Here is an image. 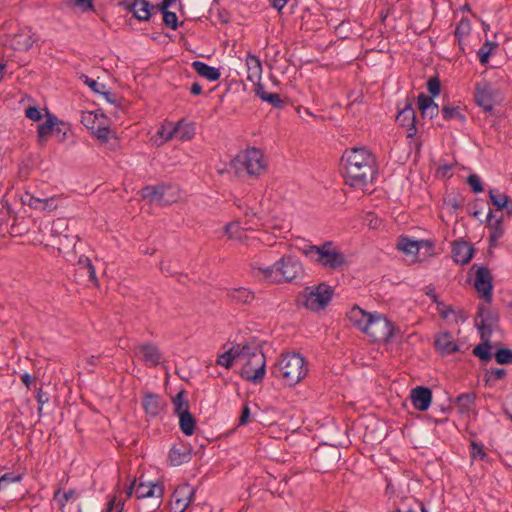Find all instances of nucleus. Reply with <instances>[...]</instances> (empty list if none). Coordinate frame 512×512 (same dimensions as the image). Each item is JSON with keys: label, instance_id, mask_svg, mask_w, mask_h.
<instances>
[{"label": "nucleus", "instance_id": "1", "mask_svg": "<svg viewBox=\"0 0 512 512\" xmlns=\"http://www.w3.org/2000/svg\"><path fill=\"white\" fill-rule=\"evenodd\" d=\"M344 182L351 188L364 189L378 174L375 156L365 147H353L344 151Z\"/></svg>", "mask_w": 512, "mask_h": 512}, {"label": "nucleus", "instance_id": "2", "mask_svg": "<svg viewBox=\"0 0 512 512\" xmlns=\"http://www.w3.org/2000/svg\"><path fill=\"white\" fill-rule=\"evenodd\" d=\"M475 326L478 328L482 342L474 347L472 353L482 362H489L492 358L491 335L499 327V313L480 303L477 307Z\"/></svg>", "mask_w": 512, "mask_h": 512}, {"label": "nucleus", "instance_id": "3", "mask_svg": "<svg viewBox=\"0 0 512 512\" xmlns=\"http://www.w3.org/2000/svg\"><path fill=\"white\" fill-rule=\"evenodd\" d=\"M308 373L304 357L299 353H287L271 368V374L283 381L287 386H295Z\"/></svg>", "mask_w": 512, "mask_h": 512}, {"label": "nucleus", "instance_id": "4", "mask_svg": "<svg viewBox=\"0 0 512 512\" xmlns=\"http://www.w3.org/2000/svg\"><path fill=\"white\" fill-rule=\"evenodd\" d=\"M302 252L312 261L330 270H337L346 263L344 254L334 248L332 241H326L320 246L308 245Z\"/></svg>", "mask_w": 512, "mask_h": 512}, {"label": "nucleus", "instance_id": "5", "mask_svg": "<svg viewBox=\"0 0 512 512\" xmlns=\"http://www.w3.org/2000/svg\"><path fill=\"white\" fill-rule=\"evenodd\" d=\"M238 175L245 172L249 176H260L266 171L263 152L256 147L239 152L230 163Z\"/></svg>", "mask_w": 512, "mask_h": 512}, {"label": "nucleus", "instance_id": "6", "mask_svg": "<svg viewBox=\"0 0 512 512\" xmlns=\"http://www.w3.org/2000/svg\"><path fill=\"white\" fill-rule=\"evenodd\" d=\"M367 321L364 333L374 343L379 342L387 344L401 334L400 328L381 314L374 313L372 318H369Z\"/></svg>", "mask_w": 512, "mask_h": 512}, {"label": "nucleus", "instance_id": "7", "mask_svg": "<svg viewBox=\"0 0 512 512\" xmlns=\"http://www.w3.org/2000/svg\"><path fill=\"white\" fill-rule=\"evenodd\" d=\"M333 288L326 284L320 283L316 286L306 287L298 296V301L311 311H320L326 308L333 297Z\"/></svg>", "mask_w": 512, "mask_h": 512}, {"label": "nucleus", "instance_id": "8", "mask_svg": "<svg viewBox=\"0 0 512 512\" xmlns=\"http://www.w3.org/2000/svg\"><path fill=\"white\" fill-rule=\"evenodd\" d=\"M276 283L294 282L304 278L305 272L302 263L292 255H284L276 261Z\"/></svg>", "mask_w": 512, "mask_h": 512}, {"label": "nucleus", "instance_id": "9", "mask_svg": "<svg viewBox=\"0 0 512 512\" xmlns=\"http://www.w3.org/2000/svg\"><path fill=\"white\" fill-rule=\"evenodd\" d=\"M164 486L160 482H140L135 488V495L138 499H149L148 506L144 508L146 512H155L160 508Z\"/></svg>", "mask_w": 512, "mask_h": 512}, {"label": "nucleus", "instance_id": "10", "mask_svg": "<svg viewBox=\"0 0 512 512\" xmlns=\"http://www.w3.org/2000/svg\"><path fill=\"white\" fill-rule=\"evenodd\" d=\"M66 226L64 219H58L53 223L52 232L56 234L55 244L57 249L69 262L76 260V243L80 240L77 235L62 234L58 230Z\"/></svg>", "mask_w": 512, "mask_h": 512}, {"label": "nucleus", "instance_id": "11", "mask_svg": "<svg viewBox=\"0 0 512 512\" xmlns=\"http://www.w3.org/2000/svg\"><path fill=\"white\" fill-rule=\"evenodd\" d=\"M266 374V361L263 353H257L255 358L248 359L240 371L243 379L259 384Z\"/></svg>", "mask_w": 512, "mask_h": 512}, {"label": "nucleus", "instance_id": "12", "mask_svg": "<svg viewBox=\"0 0 512 512\" xmlns=\"http://www.w3.org/2000/svg\"><path fill=\"white\" fill-rule=\"evenodd\" d=\"M23 205L38 211L51 212L58 208L59 198L54 194L50 197H37L35 194H15Z\"/></svg>", "mask_w": 512, "mask_h": 512}, {"label": "nucleus", "instance_id": "13", "mask_svg": "<svg viewBox=\"0 0 512 512\" xmlns=\"http://www.w3.org/2000/svg\"><path fill=\"white\" fill-rule=\"evenodd\" d=\"M493 279L490 270L481 266L476 271L474 282L475 290L479 293V297L486 303H491L493 295Z\"/></svg>", "mask_w": 512, "mask_h": 512}, {"label": "nucleus", "instance_id": "14", "mask_svg": "<svg viewBox=\"0 0 512 512\" xmlns=\"http://www.w3.org/2000/svg\"><path fill=\"white\" fill-rule=\"evenodd\" d=\"M195 496V489L189 484L178 486L170 501V512H184Z\"/></svg>", "mask_w": 512, "mask_h": 512}, {"label": "nucleus", "instance_id": "15", "mask_svg": "<svg viewBox=\"0 0 512 512\" xmlns=\"http://www.w3.org/2000/svg\"><path fill=\"white\" fill-rule=\"evenodd\" d=\"M396 121L401 127L406 128L407 137L413 138L417 134V119L416 112L412 103L407 99L405 105L399 110Z\"/></svg>", "mask_w": 512, "mask_h": 512}, {"label": "nucleus", "instance_id": "16", "mask_svg": "<svg viewBox=\"0 0 512 512\" xmlns=\"http://www.w3.org/2000/svg\"><path fill=\"white\" fill-rule=\"evenodd\" d=\"M34 43L31 31L28 29L20 30L18 33L13 35H6L3 41V45L10 47L13 50L27 51Z\"/></svg>", "mask_w": 512, "mask_h": 512}, {"label": "nucleus", "instance_id": "17", "mask_svg": "<svg viewBox=\"0 0 512 512\" xmlns=\"http://www.w3.org/2000/svg\"><path fill=\"white\" fill-rule=\"evenodd\" d=\"M434 347L442 356L451 355L460 350L458 343L453 339L452 334L448 331L441 332L435 336Z\"/></svg>", "mask_w": 512, "mask_h": 512}, {"label": "nucleus", "instance_id": "18", "mask_svg": "<svg viewBox=\"0 0 512 512\" xmlns=\"http://www.w3.org/2000/svg\"><path fill=\"white\" fill-rule=\"evenodd\" d=\"M413 406L419 411H427L432 402V391L429 387L417 386L410 392Z\"/></svg>", "mask_w": 512, "mask_h": 512}, {"label": "nucleus", "instance_id": "19", "mask_svg": "<svg viewBox=\"0 0 512 512\" xmlns=\"http://www.w3.org/2000/svg\"><path fill=\"white\" fill-rule=\"evenodd\" d=\"M475 103L483 108L485 112H491L494 108V97L491 87L488 84L477 83L474 92Z\"/></svg>", "mask_w": 512, "mask_h": 512}, {"label": "nucleus", "instance_id": "20", "mask_svg": "<svg viewBox=\"0 0 512 512\" xmlns=\"http://www.w3.org/2000/svg\"><path fill=\"white\" fill-rule=\"evenodd\" d=\"M474 251V247L467 241L457 240L453 243V259L458 264H468L473 258Z\"/></svg>", "mask_w": 512, "mask_h": 512}, {"label": "nucleus", "instance_id": "21", "mask_svg": "<svg viewBox=\"0 0 512 512\" xmlns=\"http://www.w3.org/2000/svg\"><path fill=\"white\" fill-rule=\"evenodd\" d=\"M177 194H142L140 202L141 209L146 205L152 207H163L178 202Z\"/></svg>", "mask_w": 512, "mask_h": 512}, {"label": "nucleus", "instance_id": "22", "mask_svg": "<svg viewBox=\"0 0 512 512\" xmlns=\"http://www.w3.org/2000/svg\"><path fill=\"white\" fill-rule=\"evenodd\" d=\"M137 349L142 353V360L150 366H157L161 362L162 353L158 346L152 342L140 344Z\"/></svg>", "mask_w": 512, "mask_h": 512}, {"label": "nucleus", "instance_id": "23", "mask_svg": "<svg viewBox=\"0 0 512 512\" xmlns=\"http://www.w3.org/2000/svg\"><path fill=\"white\" fill-rule=\"evenodd\" d=\"M142 406L148 415L156 417L164 409L166 403L160 395L155 393H146L142 401Z\"/></svg>", "mask_w": 512, "mask_h": 512}, {"label": "nucleus", "instance_id": "24", "mask_svg": "<svg viewBox=\"0 0 512 512\" xmlns=\"http://www.w3.org/2000/svg\"><path fill=\"white\" fill-rule=\"evenodd\" d=\"M168 460L171 466H180L191 460V449L183 444L173 445L168 453Z\"/></svg>", "mask_w": 512, "mask_h": 512}, {"label": "nucleus", "instance_id": "25", "mask_svg": "<svg viewBox=\"0 0 512 512\" xmlns=\"http://www.w3.org/2000/svg\"><path fill=\"white\" fill-rule=\"evenodd\" d=\"M347 318L349 321L357 327L362 332H365V326L367 320L372 318L374 313H368L365 310L361 309L359 306L355 305L350 311L347 312Z\"/></svg>", "mask_w": 512, "mask_h": 512}, {"label": "nucleus", "instance_id": "26", "mask_svg": "<svg viewBox=\"0 0 512 512\" xmlns=\"http://www.w3.org/2000/svg\"><path fill=\"white\" fill-rule=\"evenodd\" d=\"M494 215L489 208V211L487 213V224L490 229V235H489V244L490 246H494L496 242L503 236L504 234V228L502 226V217L496 219L494 222H492Z\"/></svg>", "mask_w": 512, "mask_h": 512}, {"label": "nucleus", "instance_id": "27", "mask_svg": "<svg viewBox=\"0 0 512 512\" xmlns=\"http://www.w3.org/2000/svg\"><path fill=\"white\" fill-rule=\"evenodd\" d=\"M426 242H419V240H413L408 236L401 235L397 240L396 247L407 255H416Z\"/></svg>", "mask_w": 512, "mask_h": 512}, {"label": "nucleus", "instance_id": "28", "mask_svg": "<svg viewBox=\"0 0 512 512\" xmlns=\"http://www.w3.org/2000/svg\"><path fill=\"white\" fill-rule=\"evenodd\" d=\"M57 125V117L53 114L47 113L46 121L38 125V141L40 144L46 142L50 135L54 134V128Z\"/></svg>", "mask_w": 512, "mask_h": 512}, {"label": "nucleus", "instance_id": "29", "mask_svg": "<svg viewBox=\"0 0 512 512\" xmlns=\"http://www.w3.org/2000/svg\"><path fill=\"white\" fill-rule=\"evenodd\" d=\"M192 68L199 74L201 77L206 78L209 81H217L221 77V73L219 69L209 66L208 64L201 61L192 62Z\"/></svg>", "mask_w": 512, "mask_h": 512}, {"label": "nucleus", "instance_id": "30", "mask_svg": "<svg viewBox=\"0 0 512 512\" xmlns=\"http://www.w3.org/2000/svg\"><path fill=\"white\" fill-rule=\"evenodd\" d=\"M23 478V474H16L8 472L0 476V492H5L8 496L12 497L15 494L14 484L19 483Z\"/></svg>", "mask_w": 512, "mask_h": 512}, {"label": "nucleus", "instance_id": "31", "mask_svg": "<svg viewBox=\"0 0 512 512\" xmlns=\"http://www.w3.org/2000/svg\"><path fill=\"white\" fill-rule=\"evenodd\" d=\"M228 297L235 304H250L254 298V292L249 290L248 288L239 287L233 288L228 291Z\"/></svg>", "mask_w": 512, "mask_h": 512}, {"label": "nucleus", "instance_id": "32", "mask_svg": "<svg viewBox=\"0 0 512 512\" xmlns=\"http://www.w3.org/2000/svg\"><path fill=\"white\" fill-rule=\"evenodd\" d=\"M475 392H466L458 395L455 399L460 414H469L475 405Z\"/></svg>", "mask_w": 512, "mask_h": 512}, {"label": "nucleus", "instance_id": "33", "mask_svg": "<svg viewBox=\"0 0 512 512\" xmlns=\"http://www.w3.org/2000/svg\"><path fill=\"white\" fill-rule=\"evenodd\" d=\"M247 79L250 81L259 80L262 72V65L259 58L255 55L248 54L246 58Z\"/></svg>", "mask_w": 512, "mask_h": 512}, {"label": "nucleus", "instance_id": "34", "mask_svg": "<svg viewBox=\"0 0 512 512\" xmlns=\"http://www.w3.org/2000/svg\"><path fill=\"white\" fill-rule=\"evenodd\" d=\"M441 114L444 120H457L460 123L466 122V115L463 113V108L460 106H451L449 104L443 105L441 108Z\"/></svg>", "mask_w": 512, "mask_h": 512}, {"label": "nucleus", "instance_id": "35", "mask_svg": "<svg viewBox=\"0 0 512 512\" xmlns=\"http://www.w3.org/2000/svg\"><path fill=\"white\" fill-rule=\"evenodd\" d=\"M179 417V427L186 436L193 435L196 427V419L190 412L181 413Z\"/></svg>", "mask_w": 512, "mask_h": 512}, {"label": "nucleus", "instance_id": "36", "mask_svg": "<svg viewBox=\"0 0 512 512\" xmlns=\"http://www.w3.org/2000/svg\"><path fill=\"white\" fill-rule=\"evenodd\" d=\"M182 121L167 134L166 139H171L174 135L179 136L181 140H190L195 134V128L193 124L186 125L184 128L181 127Z\"/></svg>", "mask_w": 512, "mask_h": 512}, {"label": "nucleus", "instance_id": "37", "mask_svg": "<svg viewBox=\"0 0 512 512\" xmlns=\"http://www.w3.org/2000/svg\"><path fill=\"white\" fill-rule=\"evenodd\" d=\"M253 270L259 271L262 277L265 280L276 283V279L278 278L276 274V262L270 266L261 265L258 261H255L251 264Z\"/></svg>", "mask_w": 512, "mask_h": 512}, {"label": "nucleus", "instance_id": "38", "mask_svg": "<svg viewBox=\"0 0 512 512\" xmlns=\"http://www.w3.org/2000/svg\"><path fill=\"white\" fill-rule=\"evenodd\" d=\"M493 206L497 210L506 209L508 215H512V201L507 194H488Z\"/></svg>", "mask_w": 512, "mask_h": 512}, {"label": "nucleus", "instance_id": "39", "mask_svg": "<svg viewBox=\"0 0 512 512\" xmlns=\"http://www.w3.org/2000/svg\"><path fill=\"white\" fill-rule=\"evenodd\" d=\"M185 393V390L182 389L172 398L174 413L178 416H180L181 413L190 412L189 402L185 399Z\"/></svg>", "mask_w": 512, "mask_h": 512}, {"label": "nucleus", "instance_id": "40", "mask_svg": "<svg viewBox=\"0 0 512 512\" xmlns=\"http://www.w3.org/2000/svg\"><path fill=\"white\" fill-rule=\"evenodd\" d=\"M498 47L496 42L485 41L481 48L478 50L477 55L479 57V62L482 65H486L489 61V58L495 48Z\"/></svg>", "mask_w": 512, "mask_h": 512}, {"label": "nucleus", "instance_id": "41", "mask_svg": "<svg viewBox=\"0 0 512 512\" xmlns=\"http://www.w3.org/2000/svg\"><path fill=\"white\" fill-rule=\"evenodd\" d=\"M99 122H101V117L97 112L87 111L82 113L81 123L91 131L96 128Z\"/></svg>", "mask_w": 512, "mask_h": 512}, {"label": "nucleus", "instance_id": "42", "mask_svg": "<svg viewBox=\"0 0 512 512\" xmlns=\"http://www.w3.org/2000/svg\"><path fill=\"white\" fill-rule=\"evenodd\" d=\"M76 494L74 489H70L68 491L62 492L61 488H58L54 492L53 499L58 502L59 510L64 511V507L66 503Z\"/></svg>", "mask_w": 512, "mask_h": 512}, {"label": "nucleus", "instance_id": "43", "mask_svg": "<svg viewBox=\"0 0 512 512\" xmlns=\"http://www.w3.org/2000/svg\"><path fill=\"white\" fill-rule=\"evenodd\" d=\"M142 7L140 9H136L133 12V16L139 21H148L151 17V10L155 8L154 5L150 4L148 1H141Z\"/></svg>", "mask_w": 512, "mask_h": 512}, {"label": "nucleus", "instance_id": "44", "mask_svg": "<svg viewBox=\"0 0 512 512\" xmlns=\"http://www.w3.org/2000/svg\"><path fill=\"white\" fill-rule=\"evenodd\" d=\"M494 358L500 365L512 364V349L499 347L494 353Z\"/></svg>", "mask_w": 512, "mask_h": 512}, {"label": "nucleus", "instance_id": "45", "mask_svg": "<svg viewBox=\"0 0 512 512\" xmlns=\"http://www.w3.org/2000/svg\"><path fill=\"white\" fill-rule=\"evenodd\" d=\"M471 31V23L468 19L462 18L458 24L456 25L454 35L457 39L458 43H461V40L464 36L469 35Z\"/></svg>", "mask_w": 512, "mask_h": 512}, {"label": "nucleus", "instance_id": "46", "mask_svg": "<svg viewBox=\"0 0 512 512\" xmlns=\"http://www.w3.org/2000/svg\"><path fill=\"white\" fill-rule=\"evenodd\" d=\"M101 122H99L96 128L92 131L93 134L103 142H107L109 138L110 129L105 125L104 120L106 117L104 114H100Z\"/></svg>", "mask_w": 512, "mask_h": 512}, {"label": "nucleus", "instance_id": "47", "mask_svg": "<svg viewBox=\"0 0 512 512\" xmlns=\"http://www.w3.org/2000/svg\"><path fill=\"white\" fill-rule=\"evenodd\" d=\"M70 132V125L57 118V125L54 128V136L59 142H64L67 139V134Z\"/></svg>", "mask_w": 512, "mask_h": 512}, {"label": "nucleus", "instance_id": "48", "mask_svg": "<svg viewBox=\"0 0 512 512\" xmlns=\"http://www.w3.org/2000/svg\"><path fill=\"white\" fill-rule=\"evenodd\" d=\"M471 451L470 455L472 459H479L481 461L488 460V454L484 450V446L476 441L470 443Z\"/></svg>", "mask_w": 512, "mask_h": 512}, {"label": "nucleus", "instance_id": "49", "mask_svg": "<svg viewBox=\"0 0 512 512\" xmlns=\"http://www.w3.org/2000/svg\"><path fill=\"white\" fill-rule=\"evenodd\" d=\"M178 189L175 185L170 182H161L157 185H147L141 188L139 192H165L166 190Z\"/></svg>", "mask_w": 512, "mask_h": 512}, {"label": "nucleus", "instance_id": "50", "mask_svg": "<svg viewBox=\"0 0 512 512\" xmlns=\"http://www.w3.org/2000/svg\"><path fill=\"white\" fill-rule=\"evenodd\" d=\"M427 90L429 92V96L435 98L439 95L441 91V82L438 76H434L428 79L427 81Z\"/></svg>", "mask_w": 512, "mask_h": 512}, {"label": "nucleus", "instance_id": "51", "mask_svg": "<svg viewBox=\"0 0 512 512\" xmlns=\"http://www.w3.org/2000/svg\"><path fill=\"white\" fill-rule=\"evenodd\" d=\"M242 349L243 357H248V359L255 358L257 353H263L256 343H244L242 344Z\"/></svg>", "mask_w": 512, "mask_h": 512}, {"label": "nucleus", "instance_id": "52", "mask_svg": "<svg viewBox=\"0 0 512 512\" xmlns=\"http://www.w3.org/2000/svg\"><path fill=\"white\" fill-rule=\"evenodd\" d=\"M163 14L164 24L172 30H176L179 26L178 17L175 12L165 11Z\"/></svg>", "mask_w": 512, "mask_h": 512}, {"label": "nucleus", "instance_id": "53", "mask_svg": "<svg viewBox=\"0 0 512 512\" xmlns=\"http://www.w3.org/2000/svg\"><path fill=\"white\" fill-rule=\"evenodd\" d=\"M263 101L268 102L274 108L281 109L284 107L285 102L281 99L280 95L277 93H268L263 97Z\"/></svg>", "mask_w": 512, "mask_h": 512}, {"label": "nucleus", "instance_id": "54", "mask_svg": "<svg viewBox=\"0 0 512 512\" xmlns=\"http://www.w3.org/2000/svg\"><path fill=\"white\" fill-rule=\"evenodd\" d=\"M233 350H228L218 356L217 364L222 365L226 368H231L234 362Z\"/></svg>", "mask_w": 512, "mask_h": 512}, {"label": "nucleus", "instance_id": "55", "mask_svg": "<svg viewBox=\"0 0 512 512\" xmlns=\"http://www.w3.org/2000/svg\"><path fill=\"white\" fill-rule=\"evenodd\" d=\"M467 183L472 192H483L482 181L477 174H471L467 177Z\"/></svg>", "mask_w": 512, "mask_h": 512}, {"label": "nucleus", "instance_id": "56", "mask_svg": "<svg viewBox=\"0 0 512 512\" xmlns=\"http://www.w3.org/2000/svg\"><path fill=\"white\" fill-rule=\"evenodd\" d=\"M506 375V370L503 368H494L486 372V382L497 381L503 379Z\"/></svg>", "mask_w": 512, "mask_h": 512}, {"label": "nucleus", "instance_id": "57", "mask_svg": "<svg viewBox=\"0 0 512 512\" xmlns=\"http://www.w3.org/2000/svg\"><path fill=\"white\" fill-rule=\"evenodd\" d=\"M364 221L366 222L367 226L373 230L378 229L381 224V220L374 212L371 211L366 213Z\"/></svg>", "mask_w": 512, "mask_h": 512}, {"label": "nucleus", "instance_id": "58", "mask_svg": "<svg viewBox=\"0 0 512 512\" xmlns=\"http://www.w3.org/2000/svg\"><path fill=\"white\" fill-rule=\"evenodd\" d=\"M250 420H251V410H250L249 404L246 402L241 409V414H240V417L238 420V425L244 426V425L248 424L250 422Z\"/></svg>", "mask_w": 512, "mask_h": 512}, {"label": "nucleus", "instance_id": "59", "mask_svg": "<svg viewBox=\"0 0 512 512\" xmlns=\"http://www.w3.org/2000/svg\"><path fill=\"white\" fill-rule=\"evenodd\" d=\"M81 78H84V83L88 85L95 93L100 94V92L106 88L105 84L98 83L96 80L89 78L87 75H82Z\"/></svg>", "mask_w": 512, "mask_h": 512}, {"label": "nucleus", "instance_id": "60", "mask_svg": "<svg viewBox=\"0 0 512 512\" xmlns=\"http://www.w3.org/2000/svg\"><path fill=\"white\" fill-rule=\"evenodd\" d=\"M417 99L420 113L423 112V109L429 108V106L434 103V98L431 96H427L424 93H420Z\"/></svg>", "mask_w": 512, "mask_h": 512}, {"label": "nucleus", "instance_id": "61", "mask_svg": "<svg viewBox=\"0 0 512 512\" xmlns=\"http://www.w3.org/2000/svg\"><path fill=\"white\" fill-rule=\"evenodd\" d=\"M462 203V200H459L456 197H451L450 195L443 199V204L450 207L451 212H456L462 206Z\"/></svg>", "mask_w": 512, "mask_h": 512}, {"label": "nucleus", "instance_id": "62", "mask_svg": "<svg viewBox=\"0 0 512 512\" xmlns=\"http://www.w3.org/2000/svg\"><path fill=\"white\" fill-rule=\"evenodd\" d=\"M36 400L37 403L39 404L38 412L41 415L43 405L49 401V394L47 392H44L42 390V387H40L36 391Z\"/></svg>", "mask_w": 512, "mask_h": 512}, {"label": "nucleus", "instance_id": "63", "mask_svg": "<svg viewBox=\"0 0 512 512\" xmlns=\"http://www.w3.org/2000/svg\"><path fill=\"white\" fill-rule=\"evenodd\" d=\"M441 110L439 109L438 104L435 102L429 106V108L423 109V112L421 113L422 118L428 117L429 119H433L434 117L438 116L439 112Z\"/></svg>", "mask_w": 512, "mask_h": 512}, {"label": "nucleus", "instance_id": "64", "mask_svg": "<svg viewBox=\"0 0 512 512\" xmlns=\"http://www.w3.org/2000/svg\"><path fill=\"white\" fill-rule=\"evenodd\" d=\"M25 116L33 121H39L42 118V113L38 107L29 106L25 110Z\"/></svg>", "mask_w": 512, "mask_h": 512}]
</instances>
